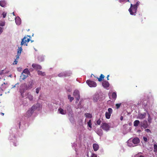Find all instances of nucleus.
Listing matches in <instances>:
<instances>
[{"instance_id": "obj_32", "label": "nucleus", "mask_w": 157, "mask_h": 157, "mask_svg": "<svg viewBox=\"0 0 157 157\" xmlns=\"http://www.w3.org/2000/svg\"><path fill=\"white\" fill-rule=\"evenodd\" d=\"M38 59L40 62H42L44 59V57L42 55L40 56H38Z\"/></svg>"}, {"instance_id": "obj_26", "label": "nucleus", "mask_w": 157, "mask_h": 157, "mask_svg": "<svg viewBox=\"0 0 157 157\" xmlns=\"http://www.w3.org/2000/svg\"><path fill=\"white\" fill-rule=\"evenodd\" d=\"M6 2L5 1H0V5L2 7L5 6Z\"/></svg>"}, {"instance_id": "obj_54", "label": "nucleus", "mask_w": 157, "mask_h": 157, "mask_svg": "<svg viewBox=\"0 0 157 157\" xmlns=\"http://www.w3.org/2000/svg\"><path fill=\"white\" fill-rule=\"evenodd\" d=\"M4 70H2V71H0V75H2L4 73Z\"/></svg>"}, {"instance_id": "obj_6", "label": "nucleus", "mask_w": 157, "mask_h": 157, "mask_svg": "<svg viewBox=\"0 0 157 157\" xmlns=\"http://www.w3.org/2000/svg\"><path fill=\"white\" fill-rule=\"evenodd\" d=\"M71 74V73L70 71H65L61 72L58 75V76L60 77L64 76H70Z\"/></svg>"}, {"instance_id": "obj_63", "label": "nucleus", "mask_w": 157, "mask_h": 157, "mask_svg": "<svg viewBox=\"0 0 157 157\" xmlns=\"http://www.w3.org/2000/svg\"><path fill=\"white\" fill-rule=\"evenodd\" d=\"M33 40H31V42H33Z\"/></svg>"}, {"instance_id": "obj_50", "label": "nucleus", "mask_w": 157, "mask_h": 157, "mask_svg": "<svg viewBox=\"0 0 157 157\" xmlns=\"http://www.w3.org/2000/svg\"><path fill=\"white\" fill-rule=\"evenodd\" d=\"M145 131L147 133H151V130L149 129H145Z\"/></svg>"}, {"instance_id": "obj_41", "label": "nucleus", "mask_w": 157, "mask_h": 157, "mask_svg": "<svg viewBox=\"0 0 157 157\" xmlns=\"http://www.w3.org/2000/svg\"><path fill=\"white\" fill-rule=\"evenodd\" d=\"M68 98L69 99L70 101L71 102L74 100V98L73 97H71V95H68Z\"/></svg>"}, {"instance_id": "obj_37", "label": "nucleus", "mask_w": 157, "mask_h": 157, "mask_svg": "<svg viewBox=\"0 0 157 157\" xmlns=\"http://www.w3.org/2000/svg\"><path fill=\"white\" fill-rule=\"evenodd\" d=\"M37 72H38V74L40 75H42L43 76H44L45 75V74L44 72H42V71H37Z\"/></svg>"}, {"instance_id": "obj_4", "label": "nucleus", "mask_w": 157, "mask_h": 157, "mask_svg": "<svg viewBox=\"0 0 157 157\" xmlns=\"http://www.w3.org/2000/svg\"><path fill=\"white\" fill-rule=\"evenodd\" d=\"M101 127L103 130L106 131H108L110 128L109 124L106 123H102L101 124Z\"/></svg>"}, {"instance_id": "obj_7", "label": "nucleus", "mask_w": 157, "mask_h": 157, "mask_svg": "<svg viewBox=\"0 0 157 157\" xmlns=\"http://www.w3.org/2000/svg\"><path fill=\"white\" fill-rule=\"evenodd\" d=\"M86 83L90 87H94L97 86V83L94 81L90 80H87Z\"/></svg>"}, {"instance_id": "obj_18", "label": "nucleus", "mask_w": 157, "mask_h": 157, "mask_svg": "<svg viewBox=\"0 0 157 157\" xmlns=\"http://www.w3.org/2000/svg\"><path fill=\"white\" fill-rule=\"evenodd\" d=\"M102 85L104 88H106L109 87V84L108 81H104L102 82Z\"/></svg>"}, {"instance_id": "obj_46", "label": "nucleus", "mask_w": 157, "mask_h": 157, "mask_svg": "<svg viewBox=\"0 0 157 157\" xmlns=\"http://www.w3.org/2000/svg\"><path fill=\"white\" fill-rule=\"evenodd\" d=\"M7 13L6 12H3L2 13V15L3 16V18H5L6 15Z\"/></svg>"}, {"instance_id": "obj_14", "label": "nucleus", "mask_w": 157, "mask_h": 157, "mask_svg": "<svg viewBox=\"0 0 157 157\" xmlns=\"http://www.w3.org/2000/svg\"><path fill=\"white\" fill-rule=\"evenodd\" d=\"M127 145L128 147H134L136 146V145H134L132 140L130 139H129L127 142Z\"/></svg>"}, {"instance_id": "obj_27", "label": "nucleus", "mask_w": 157, "mask_h": 157, "mask_svg": "<svg viewBox=\"0 0 157 157\" xmlns=\"http://www.w3.org/2000/svg\"><path fill=\"white\" fill-rule=\"evenodd\" d=\"M69 117V119L71 123H74V120L73 118V114H72V116L71 115H68Z\"/></svg>"}, {"instance_id": "obj_9", "label": "nucleus", "mask_w": 157, "mask_h": 157, "mask_svg": "<svg viewBox=\"0 0 157 157\" xmlns=\"http://www.w3.org/2000/svg\"><path fill=\"white\" fill-rule=\"evenodd\" d=\"M147 121L146 120H144L140 122V126L143 127L144 128H147L149 124H148Z\"/></svg>"}, {"instance_id": "obj_49", "label": "nucleus", "mask_w": 157, "mask_h": 157, "mask_svg": "<svg viewBox=\"0 0 157 157\" xmlns=\"http://www.w3.org/2000/svg\"><path fill=\"white\" fill-rule=\"evenodd\" d=\"M3 28L0 27V35L3 32Z\"/></svg>"}, {"instance_id": "obj_22", "label": "nucleus", "mask_w": 157, "mask_h": 157, "mask_svg": "<svg viewBox=\"0 0 157 157\" xmlns=\"http://www.w3.org/2000/svg\"><path fill=\"white\" fill-rule=\"evenodd\" d=\"M93 147L94 150L95 151H97L99 148V146L98 144H94L93 145Z\"/></svg>"}, {"instance_id": "obj_55", "label": "nucleus", "mask_w": 157, "mask_h": 157, "mask_svg": "<svg viewBox=\"0 0 157 157\" xmlns=\"http://www.w3.org/2000/svg\"><path fill=\"white\" fill-rule=\"evenodd\" d=\"M22 70V68L21 67H18L17 68V70L18 71H21Z\"/></svg>"}, {"instance_id": "obj_28", "label": "nucleus", "mask_w": 157, "mask_h": 157, "mask_svg": "<svg viewBox=\"0 0 157 157\" xmlns=\"http://www.w3.org/2000/svg\"><path fill=\"white\" fill-rule=\"evenodd\" d=\"M140 124V122L139 120H135L133 122V125L134 126L137 127Z\"/></svg>"}, {"instance_id": "obj_45", "label": "nucleus", "mask_w": 157, "mask_h": 157, "mask_svg": "<svg viewBox=\"0 0 157 157\" xmlns=\"http://www.w3.org/2000/svg\"><path fill=\"white\" fill-rule=\"evenodd\" d=\"M40 90V87H38L37 88L36 90V94H38L39 93V91Z\"/></svg>"}, {"instance_id": "obj_33", "label": "nucleus", "mask_w": 157, "mask_h": 157, "mask_svg": "<svg viewBox=\"0 0 157 157\" xmlns=\"http://www.w3.org/2000/svg\"><path fill=\"white\" fill-rule=\"evenodd\" d=\"M104 77L105 76L101 74L99 78H97L98 79V80L99 82H101L104 78Z\"/></svg>"}, {"instance_id": "obj_47", "label": "nucleus", "mask_w": 157, "mask_h": 157, "mask_svg": "<svg viewBox=\"0 0 157 157\" xmlns=\"http://www.w3.org/2000/svg\"><path fill=\"white\" fill-rule=\"evenodd\" d=\"M121 105V103L119 104H116V106L117 107V109H118L120 107V106Z\"/></svg>"}, {"instance_id": "obj_34", "label": "nucleus", "mask_w": 157, "mask_h": 157, "mask_svg": "<svg viewBox=\"0 0 157 157\" xmlns=\"http://www.w3.org/2000/svg\"><path fill=\"white\" fill-rule=\"evenodd\" d=\"M22 50V49L21 47H18V49L17 51V54L21 55Z\"/></svg>"}, {"instance_id": "obj_53", "label": "nucleus", "mask_w": 157, "mask_h": 157, "mask_svg": "<svg viewBox=\"0 0 157 157\" xmlns=\"http://www.w3.org/2000/svg\"><path fill=\"white\" fill-rule=\"evenodd\" d=\"M18 62L17 61L16 59H15L13 63V64H17Z\"/></svg>"}, {"instance_id": "obj_21", "label": "nucleus", "mask_w": 157, "mask_h": 157, "mask_svg": "<svg viewBox=\"0 0 157 157\" xmlns=\"http://www.w3.org/2000/svg\"><path fill=\"white\" fill-rule=\"evenodd\" d=\"M87 126L88 127V129L89 130H91L92 129V121L91 120H90L88 122H87Z\"/></svg>"}, {"instance_id": "obj_57", "label": "nucleus", "mask_w": 157, "mask_h": 157, "mask_svg": "<svg viewBox=\"0 0 157 157\" xmlns=\"http://www.w3.org/2000/svg\"><path fill=\"white\" fill-rule=\"evenodd\" d=\"M20 55L17 54L16 55V59H18L19 58V57Z\"/></svg>"}, {"instance_id": "obj_19", "label": "nucleus", "mask_w": 157, "mask_h": 157, "mask_svg": "<svg viewBox=\"0 0 157 157\" xmlns=\"http://www.w3.org/2000/svg\"><path fill=\"white\" fill-rule=\"evenodd\" d=\"M132 140V141L134 145H136L137 144H138L140 142L139 139L137 137L134 138Z\"/></svg>"}, {"instance_id": "obj_44", "label": "nucleus", "mask_w": 157, "mask_h": 157, "mask_svg": "<svg viewBox=\"0 0 157 157\" xmlns=\"http://www.w3.org/2000/svg\"><path fill=\"white\" fill-rule=\"evenodd\" d=\"M127 1L129 2V0H119V2L121 3H124Z\"/></svg>"}, {"instance_id": "obj_30", "label": "nucleus", "mask_w": 157, "mask_h": 157, "mask_svg": "<svg viewBox=\"0 0 157 157\" xmlns=\"http://www.w3.org/2000/svg\"><path fill=\"white\" fill-rule=\"evenodd\" d=\"M28 76V75L26 74H24V73H22L21 76V77L23 80H24Z\"/></svg>"}, {"instance_id": "obj_20", "label": "nucleus", "mask_w": 157, "mask_h": 157, "mask_svg": "<svg viewBox=\"0 0 157 157\" xmlns=\"http://www.w3.org/2000/svg\"><path fill=\"white\" fill-rule=\"evenodd\" d=\"M15 22L16 24L19 25L21 24V19L19 17H15Z\"/></svg>"}, {"instance_id": "obj_52", "label": "nucleus", "mask_w": 157, "mask_h": 157, "mask_svg": "<svg viewBox=\"0 0 157 157\" xmlns=\"http://www.w3.org/2000/svg\"><path fill=\"white\" fill-rule=\"evenodd\" d=\"M139 4H140V2L139 1H138L137 2L136 4L134 5L136 6L137 7V6L139 5Z\"/></svg>"}, {"instance_id": "obj_10", "label": "nucleus", "mask_w": 157, "mask_h": 157, "mask_svg": "<svg viewBox=\"0 0 157 157\" xmlns=\"http://www.w3.org/2000/svg\"><path fill=\"white\" fill-rule=\"evenodd\" d=\"M65 109L66 110V113L67 112L68 115L72 116V114H73V112L71 108V106L69 105H67L65 108Z\"/></svg>"}, {"instance_id": "obj_48", "label": "nucleus", "mask_w": 157, "mask_h": 157, "mask_svg": "<svg viewBox=\"0 0 157 157\" xmlns=\"http://www.w3.org/2000/svg\"><path fill=\"white\" fill-rule=\"evenodd\" d=\"M90 157H98L97 155L96 154H94V153H92V154Z\"/></svg>"}, {"instance_id": "obj_1", "label": "nucleus", "mask_w": 157, "mask_h": 157, "mask_svg": "<svg viewBox=\"0 0 157 157\" xmlns=\"http://www.w3.org/2000/svg\"><path fill=\"white\" fill-rule=\"evenodd\" d=\"M41 107V105L39 103H37L35 105H34L32 107L29 109L27 112L26 115L27 117L31 116L34 111L36 109H38V108Z\"/></svg>"}, {"instance_id": "obj_24", "label": "nucleus", "mask_w": 157, "mask_h": 157, "mask_svg": "<svg viewBox=\"0 0 157 157\" xmlns=\"http://www.w3.org/2000/svg\"><path fill=\"white\" fill-rule=\"evenodd\" d=\"M148 117L147 118V122L148 123V124H150L152 122V118H151V116H150V115L148 113Z\"/></svg>"}, {"instance_id": "obj_51", "label": "nucleus", "mask_w": 157, "mask_h": 157, "mask_svg": "<svg viewBox=\"0 0 157 157\" xmlns=\"http://www.w3.org/2000/svg\"><path fill=\"white\" fill-rule=\"evenodd\" d=\"M143 140L145 142H147V137H143Z\"/></svg>"}, {"instance_id": "obj_59", "label": "nucleus", "mask_w": 157, "mask_h": 157, "mask_svg": "<svg viewBox=\"0 0 157 157\" xmlns=\"http://www.w3.org/2000/svg\"><path fill=\"white\" fill-rule=\"evenodd\" d=\"M123 118L122 116L121 117L120 119L121 120H123Z\"/></svg>"}, {"instance_id": "obj_43", "label": "nucleus", "mask_w": 157, "mask_h": 157, "mask_svg": "<svg viewBox=\"0 0 157 157\" xmlns=\"http://www.w3.org/2000/svg\"><path fill=\"white\" fill-rule=\"evenodd\" d=\"M5 21H0V26H4L5 25Z\"/></svg>"}, {"instance_id": "obj_36", "label": "nucleus", "mask_w": 157, "mask_h": 157, "mask_svg": "<svg viewBox=\"0 0 157 157\" xmlns=\"http://www.w3.org/2000/svg\"><path fill=\"white\" fill-rule=\"evenodd\" d=\"M112 97L113 99L115 100L117 98V94L115 92H113L112 94Z\"/></svg>"}, {"instance_id": "obj_3", "label": "nucleus", "mask_w": 157, "mask_h": 157, "mask_svg": "<svg viewBox=\"0 0 157 157\" xmlns=\"http://www.w3.org/2000/svg\"><path fill=\"white\" fill-rule=\"evenodd\" d=\"M135 5H133L132 4H131L130 8L129 9L128 11L131 15H135L137 10V7Z\"/></svg>"}, {"instance_id": "obj_40", "label": "nucleus", "mask_w": 157, "mask_h": 157, "mask_svg": "<svg viewBox=\"0 0 157 157\" xmlns=\"http://www.w3.org/2000/svg\"><path fill=\"white\" fill-rule=\"evenodd\" d=\"M6 84H7V83H6V84L5 82L2 85V87L0 88V90H2L4 89H5L6 87V86H4L3 85H5Z\"/></svg>"}, {"instance_id": "obj_56", "label": "nucleus", "mask_w": 157, "mask_h": 157, "mask_svg": "<svg viewBox=\"0 0 157 157\" xmlns=\"http://www.w3.org/2000/svg\"><path fill=\"white\" fill-rule=\"evenodd\" d=\"M76 145V144L75 143H73L72 144V147H73L74 148V147H75Z\"/></svg>"}, {"instance_id": "obj_11", "label": "nucleus", "mask_w": 157, "mask_h": 157, "mask_svg": "<svg viewBox=\"0 0 157 157\" xmlns=\"http://www.w3.org/2000/svg\"><path fill=\"white\" fill-rule=\"evenodd\" d=\"M73 95L77 99V101H78L80 99V94L78 90H76L73 92Z\"/></svg>"}, {"instance_id": "obj_16", "label": "nucleus", "mask_w": 157, "mask_h": 157, "mask_svg": "<svg viewBox=\"0 0 157 157\" xmlns=\"http://www.w3.org/2000/svg\"><path fill=\"white\" fill-rule=\"evenodd\" d=\"M58 112L61 114L65 115L66 114V110H64L61 108L59 107L58 109Z\"/></svg>"}, {"instance_id": "obj_31", "label": "nucleus", "mask_w": 157, "mask_h": 157, "mask_svg": "<svg viewBox=\"0 0 157 157\" xmlns=\"http://www.w3.org/2000/svg\"><path fill=\"white\" fill-rule=\"evenodd\" d=\"M85 116L86 118H91L92 117V114L90 113H86Z\"/></svg>"}, {"instance_id": "obj_62", "label": "nucleus", "mask_w": 157, "mask_h": 157, "mask_svg": "<svg viewBox=\"0 0 157 157\" xmlns=\"http://www.w3.org/2000/svg\"><path fill=\"white\" fill-rule=\"evenodd\" d=\"M1 114H2V115H4V113H1Z\"/></svg>"}, {"instance_id": "obj_35", "label": "nucleus", "mask_w": 157, "mask_h": 157, "mask_svg": "<svg viewBox=\"0 0 157 157\" xmlns=\"http://www.w3.org/2000/svg\"><path fill=\"white\" fill-rule=\"evenodd\" d=\"M96 132L100 136H101L102 135V132L101 130H97Z\"/></svg>"}, {"instance_id": "obj_61", "label": "nucleus", "mask_w": 157, "mask_h": 157, "mask_svg": "<svg viewBox=\"0 0 157 157\" xmlns=\"http://www.w3.org/2000/svg\"><path fill=\"white\" fill-rule=\"evenodd\" d=\"M13 145L14 146H16V145L15 143H14Z\"/></svg>"}, {"instance_id": "obj_13", "label": "nucleus", "mask_w": 157, "mask_h": 157, "mask_svg": "<svg viewBox=\"0 0 157 157\" xmlns=\"http://www.w3.org/2000/svg\"><path fill=\"white\" fill-rule=\"evenodd\" d=\"M140 104H141L144 106L146 105H149V103L147 101L146 99H142L141 100V101Z\"/></svg>"}, {"instance_id": "obj_64", "label": "nucleus", "mask_w": 157, "mask_h": 157, "mask_svg": "<svg viewBox=\"0 0 157 157\" xmlns=\"http://www.w3.org/2000/svg\"><path fill=\"white\" fill-rule=\"evenodd\" d=\"M13 14L14 15V12H13Z\"/></svg>"}, {"instance_id": "obj_58", "label": "nucleus", "mask_w": 157, "mask_h": 157, "mask_svg": "<svg viewBox=\"0 0 157 157\" xmlns=\"http://www.w3.org/2000/svg\"><path fill=\"white\" fill-rule=\"evenodd\" d=\"M109 75H108L107 76V80H109Z\"/></svg>"}, {"instance_id": "obj_23", "label": "nucleus", "mask_w": 157, "mask_h": 157, "mask_svg": "<svg viewBox=\"0 0 157 157\" xmlns=\"http://www.w3.org/2000/svg\"><path fill=\"white\" fill-rule=\"evenodd\" d=\"M26 98H28L30 101H32L33 100V96L29 93L27 94L26 95Z\"/></svg>"}, {"instance_id": "obj_25", "label": "nucleus", "mask_w": 157, "mask_h": 157, "mask_svg": "<svg viewBox=\"0 0 157 157\" xmlns=\"http://www.w3.org/2000/svg\"><path fill=\"white\" fill-rule=\"evenodd\" d=\"M22 73L28 75H29L30 74L29 71L28 69H27V68H26V69H25L23 70V71L22 72Z\"/></svg>"}, {"instance_id": "obj_60", "label": "nucleus", "mask_w": 157, "mask_h": 157, "mask_svg": "<svg viewBox=\"0 0 157 157\" xmlns=\"http://www.w3.org/2000/svg\"><path fill=\"white\" fill-rule=\"evenodd\" d=\"M17 85V84H16L15 85H14V86H13V88H14L15 87H16V85Z\"/></svg>"}, {"instance_id": "obj_15", "label": "nucleus", "mask_w": 157, "mask_h": 157, "mask_svg": "<svg viewBox=\"0 0 157 157\" xmlns=\"http://www.w3.org/2000/svg\"><path fill=\"white\" fill-rule=\"evenodd\" d=\"M32 67L36 70L41 69L42 68L41 66L40 65L33 63L32 65Z\"/></svg>"}, {"instance_id": "obj_39", "label": "nucleus", "mask_w": 157, "mask_h": 157, "mask_svg": "<svg viewBox=\"0 0 157 157\" xmlns=\"http://www.w3.org/2000/svg\"><path fill=\"white\" fill-rule=\"evenodd\" d=\"M134 157H144V156L141 154V153H139L135 155Z\"/></svg>"}, {"instance_id": "obj_8", "label": "nucleus", "mask_w": 157, "mask_h": 157, "mask_svg": "<svg viewBox=\"0 0 157 157\" xmlns=\"http://www.w3.org/2000/svg\"><path fill=\"white\" fill-rule=\"evenodd\" d=\"M113 113V109L111 108H109L108 109V111L106 112L105 116L106 118L107 119L110 118L111 115Z\"/></svg>"}, {"instance_id": "obj_29", "label": "nucleus", "mask_w": 157, "mask_h": 157, "mask_svg": "<svg viewBox=\"0 0 157 157\" xmlns=\"http://www.w3.org/2000/svg\"><path fill=\"white\" fill-rule=\"evenodd\" d=\"M153 147V151L155 153H156L157 152V143L156 142L154 143Z\"/></svg>"}, {"instance_id": "obj_17", "label": "nucleus", "mask_w": 157, "mask_h": 157, "mask_svg": "<svg viewBox=\"0 0 157 157\" xmlns=\"http://www.w3.org/2000/svg\"><path fill=\"white\" fill-rule=\"evenodd\" d=\"M93 100L94 102H97L99 99V95L98 94H95L93 96Z\"/></svg>"}, {"instance_id": "obj_42", "label": "nucleus", "mask_w": 157, "mask_h": 157, "mask_svg": "<svg viewBox=\"0 0 157 157\" xmlns=\"http://www.w3.org/2000/svg\"><path fill=\"white\" fill-rule=\"evenodd\" d=\"M101 121L100 119H98L96 121V124L98 125H100L101 123Z\"/></svg>"}, {"instance_id": "obj_12", "label": "nucleus", "mask_w": 157, "mask_h": 157, "mask_svg": "<svg viewBox=\"0 0 157 157\" xmlns=\"http://www.w3.org/2000/svg\"><path fill=\"white\" fill-rule=\"evenodd\" d=\"M147 115V113H139L137 118L138 119L142 120L144 119Z\"/></svg>"}, {"instance_id": "obj_38", "label": "nucleus", "mask_w": 157, "mask_h": 157, "mask_svg": "<svg viewBox=\"0 0 157 157\" xmlns=\"http://www.w3.org/2000/svg\"><path fill=\"white\" fill-rule=\"evenodd\" d=\"M15 138L14 135L12 134L11 135H10V137L9 138V139L10 140H15Z\"/></svg>"}, {"instance_id": "obj_2", "label": "nucleus", "mask_w": 157, "mask_h": 157, "mask_svg": "<svg viewBox=\"0 0 157 157\" xmlns=\"http://www.w3.org/2000/svg\"><path fill=\"white\" fill-rule=\"evenodd\" d=\"M29 84L28 86L26 85L25 87V89L23 90L21 88L20 90V92L21 96L23 98L24 97V93L25 90H27L28 89H30L32 87V86L33 85V81L32 80L31 81L29 82Z\"/></svg>"}, {"instance_id": "obj_5", "label": "nucleus", "mask_w": 157, "mask_h": 157, "mask_svg": "<svg viewBox=\"0 0 157 157\" xmlns=\"http://www.w3.org/2000/svg\"><path fill=\"white\" fill-rule=\"evenodd\" d=\"M30 41V39L28 38L26 36L24 37L21 40V45L22 46L23 45L27 46V44Z\"/></svg>"}]
</instances>
